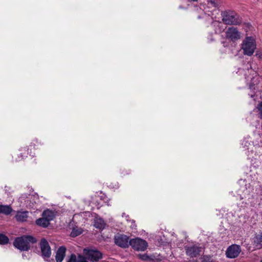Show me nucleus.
<instances>
[{
  "label": "nucleus",
  "instance_id": "nucleus-1",
  "mask_svg": "<svg viewBox=\"0 0 262 262\" xmlns=\"http://www.w3.org/2000/svg\"><path fill=\"white\" fill-rule=\"evenodd\" d=\"M222 20L226 25L225 31L222 32L221 35V43L223 48L220 49L221 53H226L229 49V28H227V25H229V13L227 11H222Z\"/></svg>",
  "mask_w": 262,
  "mask_h": 262
},
{
  "label": "nucleus",
  "instance_id": "nucleus-2",
  "mask_svg": "<svg viewBox=\"0 0 262 262\" xmlns=\"http://www.w3.org/2000/svg\"><path fill=\"white\" fill-rule=\"evenodd\" d=\"M36 242L33 236L24 235L16 237L13 242V246L20 251H28L30 248V244H34Z\"/></svg>",
  "mask_w": 262,
  "mask_h": 262
},
{
  "label": "nucleus",
  "instance_id": "nucleus-3",
  "mask_svg": "<svg viewBox=\"0 0 262 262\" xmlns=\"http://www.w3.org/2000/svg\"><path fill=\"white\" fill-rule=\"evenodd\" d=\"M256 48L255 38L252 36L246 37L242 44V49L244 55L251 56L253 54Z\"/></svg>",
  "mask_w": 262,
  "mask_h": 262
},
{
  "label": "nucleus",
  "instance_id": "nucleus-4",
  "mask_svg": "<svg viewBox=\"0 0 262 262\" xmlns=\"http://www.w3.org/2000/svg\"><path fill=\"white\" fill-rule=\"evenodd\" d=\"M84 256L92 262H97L102 258V254L97 250L85 248L83 249Z\"/></svg>",
  "mask_w": 262,
  "mask_h": 262
},
{
  "label": "nucleus",
  "instance_id": "nucleus-5",
  "mask_svg": "<svg viewBox=\"0 0 262 262\" xmlns=\"http://www.w3.org/2000/svg\"><path fill=\"white\" fill-rule=\"evenodd\" d=\"M129 244L134 250L138 251H145L148 246L146 241L138 237L131 239Z\"/></svg>",
  "mask_w": 262,
  "mask_h": 262
},
{
  "label": "nucleus",
  "instance_id": "nucleus-6",
  "mask_svg": "<svg viewBox=\"0 0 262 262\" xmlns=\"http://www.w3.org/2000/svg\"><path fill=\"white\" fill-rule=\"evenodd\" d=\"M34 154L32 151V148H29L28 146L21 147L18 152L13 157L15 162H19L25 159L29 155L33 156Z\"/></svg>",
  "mask_w": 262,
  "mask_h": 262
},
{
  "label": "nucleus",
  "instance_id": "nucleus-7",
  "mask_svg": "<svg viewBox=\"0 0 262 262\" xmlns=\"http://www.w3.org/2000/svg\"><path fill=\"white\" fill-rule=\"evenodd\" d=\"M186 255L191 258L198 257L201 255L202 252V248L201 247L193 245L185 247Z\"/></svg>",
  "mask_w": 262,
  "mask_h": 262
},
{
  "label": "nucleus",
  "instance_id": "nucleus-8",
  "mask_svg": "<svg viewBox=\"0 0 262 262\" xmlns=\"http://www.w3.org/2000/svg\"><path fill=\"white\" fill-rule=\"evenodd\" d=\"M41 255L44 258H49L51 255V249L49 243L45 238H42L40 242Z\"/></svg>",
  "mask_w": 262,
  "mask_h": 262
},
{
  "label": "nucleus",
  "instance_id": "nucleus-9",
  "mask_svg": "<svg viewBox=\"0 0 262 262\" xmlns=\"http://www.w3.org/2000/svg\"><path fill=\"white\" fill-rule=\"evenodd\" d=\"M114 242L116 245L121 248H127L129 245V238L124 234L116 235L114 238Z\"/></svg>",
  "mask_w": 262,
  "mask_h": 262
},
{
  "label": "nucleus",
  "instance_id": "nucleus-10",
  "mask_svg": "<svg viewBox=\"0 0 262 262\" xmlns=\"http://www.w3.org/2000/svg\"><path fill=\"white\" fill-rule=\"evenodd\" d=\"M242 21V18L239 14L234 11H230V25H240Z\"/></svg>",
  "mask_w": 262,
  "mask_h": 262
},
{
  "label": "nucleus",
  "instance_id": "nucleus-11",
  "mask_svg": "<svg viewBox=\"0 0 262 262\" xmlns=\"http://www.w3.org/2000/svg\"><path fill=\"white\" fill-rule=\"evenodd\" d=\"M242 37V33L237 28L230 27V40L233 42L239 40Z\"/></svg>",
  "mask_w": 262,
  "mask_h": 262
},
{
  "label": "nucleus",
  "instance_id": "nucleus-12",
  "mask_svg": "<svg viewBox=\"0 0 262 262\" xmlns=\"http://www.w3.org/2000/svg\"><path fill=\"white\" fill-rule=\"evenodd\" d=\"M66 248L64 246H60L57 250L55 256L56 262H61L65 256L66 252Z\"/></svg>",
  "mask_w": 262,
  "mask_h": 262
},
{
  "label": "nucleus",
  "instance_id": "nucleus-13",
  "mask_svg": "<svg viewBox=\"0 0 262 262\" xmlns=\"http://www.w3.org/2000/svg\"><path fill=\"white\" fill-rule=\"evenodd\" d=\"M241 252V248L239 245L233 244L230 245V258L237 257Z\"/></svg>",
  "mask_w": 262,
  "mask_h": 262
},
{
  "label": "nucleus",
  "instance_id": "nucleus-14",
  "mask_svg": "<svg viewBox=\"0 0 262 262\" xmlns=\"http://www.w3.org/2000/svg\"><path fill=\"white\" fill-rule=\"evenodd\" d=\"M253 245L256 249H259L262 247V232L255 234L253 238Z\"/></svg>",
  "mask_w": 262,
  "mask_h": 262
},
{
  "label": "nucleus",
  "instance_id": "nucleus-15",
  "mask_svg": "<svg viewBox=\"0 0 262 262\" xmlns=\"http://www.w3.org/2000/svg\"><path fill=\"white\" fill-rule=\"evenodd\" d=\"M16 221L18 222H24L27 221L28 217V211H18L15 216Z\"/></svg>",
  "mask_w": 262,
  "mask_h": 262
},
{
  "label": "nucleus",
  "instance_id": "nucleus-16",
  "mask_svg": "<svg viewBox=\"0 0 262 262\" xmlns=\"http://www.w3.org/2000/svg\"><path fill=\"white\" fill-rule=\"evenodd\" d=\"M42 216L50 222L55 217L54 212L49 209L44 210L42 213Z\"/></svg>",
  "mask_w": 262,
  "mask_h": 262
},
{
  "label": "nucleus",
  "instance_id": "nucleus-17",
  "mask_svg": "<svg viewBox=\"0 0 262 262\" xmlns=\"http://www.w3.org/2000/svg\"><path fill=\"white\" fill-rule=\"evenodd\" d=\"M106 224L101 218H96L94 222V226L99 229H103L105 228Z\"/></svg>",
  "mask_w": 262,
  "mask_h": 262
},
{
  "label": "nucleus",
  "instance_id": "nucleus-18",
  "mask_svg": "<svg viewBox=\"0 0 262 262\" xmlns=\"http://www.w3.org/2000/svg\"><path fill=\"white\" fill-rule=\"evenodd\" d=\"M35 223L37 225L44 228L47 227L50 224L48 220L45 219L43 216L41 218L37 219Z\"/></svg>",
  "mask_w": 262,
  "mask_h": 262
},
{
  "label": "nucleus",
  "instance_id": "nucleus-19",
  "mask_svg": "<svg viewBox=\"0 0 262 262\" xmlns=\"http://www.w3.org/2000/svg\"><path fill=\"white\" fill-rule=\"evenodd\" d=\"M12 211V208L8 205H0V213L10 214Z\"/></svg>",
  "mask_w": 262,
  "mask_h": 262
},
{
  "label": "nucleus",
  "instance_id": "nucleus-20",
  "mask_svg": "<svg viewBox=\"0 0 262 262\" xmlns=\"http://www.w3.org/2000/svg\"><path fill=\"white\" fill-rule=\"evenodd\" d=\"M9 238L4 234L0 233V244L5 245L9 243Z\"/></svg>",
  "mask_w": 262,
  "mask_h": 262
},
{
  "label": "nucleus",
  "instance_id": "nucleus-21",
  "mask_svg": "<svg viewBox=\"0 0 262 262\" xmlns=\"http://www.w3.org/2000/svg\"><path fill=\"white\" fill-rule=\"evenodd\" d=\"M39 145H41V142L38 141L37 139H34L32 140L29 146L32 147H33L34 149L35 148L36 146H38Z\"/></svg>",
  "mask_w": 262,
  "mask_h": 262
},
{
  "label": "nucleus",
  "instance_id": "nucleus-22",
  "mask_svg": "<svg viewBox=\"0 0 262 262\" xmlns=\"http://www.w3.org/2000/svg\"><path fill=\"white\" fill-rule=\"evenodd\" d=\"M258 118L262 119V101H260L257 105Z\"/></svg>",
  "mask_w": 262,
  "mask_h": 262
},
{
  "label": "nucleus",
  "instance_id": "nucleus-23",
  "mask_svg": "<svg viewBox=\"0 0 262 262\" xmlns=\"http://www.w3.org/2000/svg\"><path fill=\"white\" fill-rule=\"evenodd\" d=\"M207 5L208 7H213L216 8L218 4L216 0H207Z\"/></svg>",
  "mask_w": 262,
  "mask_h": 262
},
{
  "label": "nucleus",
  "instance_id": "nucleus-24",
  "mask_svg": "<svg viewBox=\"0 0 262 262\" xmlns=\"http://www.w3.org/2000/svg\"><path fill=\"white\" fill-rule=\"evenodd\" d=\"M138 257L140 259L144 261H148L150 259L149 256L146 254H139Z\"/></svg>",
  "mask_w": 262,
  "mask_h": 262
},
{
  "label": "nucleus",
  "instance_id": "nucleus-25",
  "mask_svg": "<svg viewBox=\"0 0 262 262\" xmlns=\"http://www.w3.org/2000/svg\"><path fill=\"white\" fill-rule=\"evenodd\" d=\"M121 173L123 176H125L126 175H128L130 173V170L129 169H126L123 168V169H121Z\"/></svg>",
  "mask_w": 262,
  "mask_h": 262
},
{
  "label": "nucleus",
  "instance_id": "nucleus-26",
  "mask_svg": "<svg viewBox=\"0 0 262 262\" xmlns=\"http://www.w3.org/2000/svg\"><path fill=\"white\" fill-rule=\"evenodd\" d=\"M80 232H78L77 231H76V232H74V231H73L71 233V235L72 236L75 237L79 235V234H80Z\"/></svg>",
  "mask_w": 262,
  "mask_h": 262
},
{
  "label": "nucleus",
  "instance_id": "nucleus-27",
  "mask_svg": "<svg viewBox=\"0 0 262 262\" xmlns=\"http://www.w3.org/2000/svg\"><path fill=\"white\" fill-rule=\"evenodd\" d=\"M255 56L259 59L262 58V52L260 51H257Z\"/></svg>",
  "mask_w": 262,
  "mask_h": 262
},
{
  "label": "nucleus",
  "instance_id": "nucleus-28",
  "mask_svg": "<svg viewBox=\"0 0 262 262\" xmlns=\"http://www.w3.org/2000/svg\"><path fill=\"white\" fill-rule=\"evenodd\" d=\"M225 254H226V257L228 258H229V247H228L227 248Z\"/></svg>",
  "mask_w": 262,
  "mask_h": 262
},
{
  "label": "nucleus",
  "instance_id": "nucleus-29",
  "mask_svg": "<svg viewBox=\"0 0 262 262\" xmlns=\"http://www.w3.org/2000/svg\"><path fill=\"white\" fill-rule=\"evenodd\" d=\"M210 259V257H209L208 256H204V260L205 261H209Z\"/></svg>",
  "mask_w": 262,
  "mask_h": 262
},
{
  "label": "nucleus",
  "instance_id": "nucleus-30",
  "mask_svg": "<svg viewBox=\"0 0 262 262\" xmlns=\"http://www.w3.org/2000/svg\"><path fill=\"white\" fill-rule=\"evenodd\" d=\"M188 2H197L198 0H187Z\"/></svg>",
  "mask_w": 262,
  "mask_h": 262
},
{
  "label": "nucleus",
  "instance_id": "nucleus-31",
  "mask_svg": "<svg viewBox=\"0 0 262 262\" xmlns=\"http://www.w3.org/2000/svg\"><path fill=\"white\" fill-rule=\"evenodd\" d=\"M194 262H197V261H195Z\"/></svg>",
  "mask_w": 262,
  "mask_h": 262
},
{
  "label": "nucleus",
  "instance_id": "nucleus-32",
  "mask_svg": "<svg viewBox=\"0 0 262 262\" xmlns=\"http://www.w3.org/2000/svg\"><path fill=\"white\" fill-rule=\"evenodd\" d=\"M260 262H262V260L260 261Z\"/></svg>",
  "mask_w": 262,
  "mask_h": 262
}]
</instances>
